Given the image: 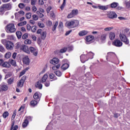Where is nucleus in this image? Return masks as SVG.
Segmentation results:
<instances>
[{
	"label": "nucleus",
	"instance_id": "f257e3e1",
	"mask_svg": "<svg viewBox=\"0 0 130 130\" xmlns=\"http://www.w3.org/2000/svg\"><path fill=\"white\" fill-rule=\"evenodd\" d=\"M66 25L68 28H76L79 26V21L78 20H72L66 22Z\"/></svg>",
	"mask_w": 130,
	"mask_h": 130
},
{
	"label": "nucleus",
	"instance_id": "f03ea898",
	"mask_svg": "<svg viewBox=\"0 0 130 130\" xmlns=\"http://www.w3.org/2000/svg\"><path fill=\"white\" fill-rule=\"evenodd\" d=\"M5 30L7 33H15L16 32V27L14 23H9L6 27Z\"/></svg>",
	"mask_w": 130,
	"mask_h": 130
},
{
	"label": "nucleus",
	"instance_id": "7ed1b4c3",
	"mask_svg": "<svg viewBox=\"0 0 130 130\" xmlns=\"http://www.w3.org/2000/svg\"><path fill=\"white\" fill-rule=\"evenodd\" d=\"M26 76H23L21 79L17 83L18 88H22L24 86V83L26 81Z\"/></svg>",
	"mask_w": 130,
	"mask_h": 130
},
{
	"label": "nucleus",
	"instance_id": "20e7f679",
	"mask_svg": "<svg viewBox=\"0 0 130 130\" xmlns=\"http://www.w3.org/2000/svg\"><path fill=\"white\" fill-rule=\"evenodd\" d=\"M94 39H95V37L92 35L86 36L85 37V41L86 44H90V43L94 42Z\"/></svg>",
	"mask_w": 130,
	"mask_h": 130
},
{
	"label": "nucleus",
	"instance_id": "39448f33",
	"mask_svg": "<svg viewBox=\"0 0 130 130\" xmlns=\"http://www.w3.org/2000/svg\"><path fill=\"white\" fill-rule=\"evenodd\" d=\"M119 37L121 41H122V42H124L125 44H128V43H129V41H128V39H127V38H126L125 35L123 34H120Z\"/></svg>",
	"mask_w": 130,
	"mask_h": 130
},
{
	"label": "nucleus",
	"instance_id": "423d86ee",
	"mask_svg": "<svg viewBox=\"0 0 130 130\" xmlns=\"http://www.w3.org/2000/svg\"><path fill=\"white\" fill-rule=\"evenodd\" d=\"M31 120H32V118H31V117L30 116L26 117L22 123V127H26L27 125H28V124L29 123V121Z\"/></svg>",
	"mask_w": 130,
	"mask_h": 130
},
{
	"label": "nucleus",
	"instance_id": "0eeeda50",
	"mask_svg": "<svg viewBox=\"0 0 130 130\" xmlns=\"http://www.w3.org/2000/svg\"><path fill=\"white\" fill-rule=\"evenodd\" d=\"M113 45L116 46V47H121V46H122V42L120 40L116 39L113 42Z\"/></svg>",
	"mask_w": 130,
	"mask_h": 130
},
{
	"label": "nucleus",
	"instance_id": "6e6552de",
	"mask_svg": "<svg viewBox=\"0 0 130 130\" xmlns=\"http://www.w3.org/2000/svg\"><path fill=\"white\" fill-rule=\"evenodd\" d=\"M6 47L8 50H12L14 49V44L11 41H8L6 45Z\"/></svg>",
	"mask_w": 130,
	"mask_h": 130
},
{
	"label": "nucleus",
	"instance_id": "1a4fd4ad",
	"mask_svg": "<svg viewBox=\"0 0 130 130\" xmlns=\"http://www.w3.org/2000/svg\"><path fill=\"white\" fill-rule=\"evenodd\" d=\"M29 50L30 52H31V53L35 55V56H37V54H38V49H37V48L30 47Z\"/></svg>",
	"mask_w": 130,
	"mask_h": 130
},
{
	"label": "nucleus",
	"instance_id": "9d476101",
	"mask_svg": "<svg viewBox=\"0 0 130 130\" xmlns=\"http://www.w3.org/2000/svg\"><path fill=\"white\" fill-rule=\"evenodd\" d=\"M106 38H107V33L103 32L100 37V40L101 42H104L106 40Z\"/></svg>",
	"mask_w": 130,
	"mask_h": 130
},
{
	"label": "nucleus",
	"instance_id": "9b49d317",
	"mask_svg": "<svg viewBox=\"0 0 130 130\" xmlns=\"http://www.w3.org/2000/svg\"><path fill=\"white\" fill-rule=\"evenodd\" d=\"M108 17L109 19H114V18H117V15L114 12H110L108 13Z\"/></svg>",
	"mask_w": 130,
	"mask_h": 130
},
{
	"label": "nucleus",
	"instance_id": "f8f14e48",
	"mask_svg": "<svg viewBox=\"0 0 130 130\" xmlns=\"http://www.w3.org/2000/svg\"><path fill=\"white\" fill-rule=\"evenodd\" d=\"M21 48V50H23L24 52H26V53H30V50H29L28 46L25 45H22Z\"/></svg>",
	"mask_w": 130,
	"mask_h": 130
},
{
	"label": "nucleus",
	"instance_id": "ddd939ff",
	"mask_svg": "<svg viewBox=\"0 0 130 130\" xmlns=\"http://www.w3.org/2000/svg\"><path fill=\"white\" fill-rule=\"evenodd\" d=\"M33 98L36 100H38V101H40V98H41V94L39 92H36L34 94V95L33 96Z\"/></svg>",
	"mask_w": 130,
	"mask_h": 130
},
{
	"label": "nucleus",
	"instance_id": "4468645a",
	"mask_svg": "<svg viewBox=\"0 0 130 130\" xmlns=\"http://www.w3.org/2000/svg\"><path fill=\"white\" fill-rule=\"evenodd\" d=\"M80 59H81V62L84 63L85 61H87V60H88L89 58H88V57H87V55L85 54H83L80 56Z\"/></svg>",
	"mask_w": 130,
	"mask_h": 130
},
{
	"label": "nucleus",
	"instance_id": "2eb2a0df",
	"mask_svg": "<svg viewBox=\"0 0 130 130\" xmlns=\"http://www.w3.org/2000/svg\"><path fill=\"white\" fill-rule=\"evenodd\" d=\"M50 62L52 64H57L59 62V59L57 58H54L50 60Z\"/></svg>",
	"mask_w": 130,
	"mask_h": 130
},
{
	"label": "nucleus",
	"instance_id": "dca6fc26",
	"mask_svg": "<svg viewBox=\"0 0 130 130\" xmlns=\"http://www.w3.org/2000/svg\"><path fill=\"white\" fill-rule=\"evenodd\" d=\"M23 62L24 64H26V66H28L29 63H30V59L28 56H26L23 58Z\"/></svg>",
	"mask_w": 130,
	"mask_h": 130
},
{
	"label": "nucleus",
	"instance_id": "f3484780",
	"mask_svg": "<svg viewBox=\"0 0 130 130\" xmlns=\"http://www.w3.org/2000/svg\"><path fill=\"white\" fill-rule=\"evenodd\" d=\"M3 6L4 7V9H5V11H9V10L12 9V5H11V4H5Z\"/></svg>",
	"mask_w": 130,
	"mask_h": 130
},
{
	"label": "nucleus",
	"instance_id": "a211bd4d",
	"mask_svg": "<svg viewBox=\"0 0 130 130\" xmlns=\"http://www.w3.org/2000/svg\"><path fill=\"white\" fill-rule=\"evenodd\" d=\"M9 87L6 84L0 85V91H7Z\"/></svg>",
	"mask_w": 130,
	"mask_h": 130
},
{
	"label": "nucleus",
	"instance_id": "6ab92c4d",
	"mask_svg": "<svg viewBox=\"0 0 130 130\" xmlns=\"http://www.w3.org/2000/svg\"><path fill=\"white\" fill-rule=\"evenodd\" d=\"M2 67L3 68H6V69H9V68H11V64L8 62L6 61L2 64Z\"/></svg>",
	"mask_w": 130,
	"mask_h": 130
},
{
	"label": "nucleus",
	"instance_id": "aec40b11",
	"mask_svg": "<svg viewBox=\"0 0 130 130\" xmlns=\"http://www.w3.org/2000/svg\"><path fill=\"white\" fill-rule=\"evenodd\" d=\"M89 33V31L87 30H82L79 32V36H85V35H87Z\"/></svg>",
	"mask_w": 130,
	"mask_h": 130
},
{
	"label": "nucleus",
	"instance_id": "412c9836",
	"mask_svg": "<svg viewBox=\"0 0 130 130\" xmlns=\"http://www.w3.org/2000/svg\"><path fill=\"white\" fill-rule=\"evenodd\" d=\"M70 66L68 63H64L62 64V66L61 67V70H63V71H66V70H67V69H69V67Z\"/></svg>",
	"mask_w": 130,
	"mask_h": 130
},
{
	"label": "nucleus",
	"instance_id": "4be33fe9",
	"mask_svg": "<svg viewBox=\"0 0 130 130\" xmlns=\"http://www.w3.org/2000/svg\"><path fill=\"white\" fill-rule=\"evenodd\" d=\"M98 8L100 10H102V11H106V10L108 9V6L99 5Z\"/></svg>",
	"mask_w": 130,
	"mask_h": 130
},
{
	"label": "nucleus",
	"instance_id": "5701e85b",
	"mask_svg": "<svg viewBox=\"0 0 130 130\" xmlns=\"http://www.w3.org/2000/svg\"><path fill=\"white\" fill-rule=\"evenodd\" d=\"M109 37L110 40H114V39L115 38V33L110 32L109 35Z\"/></svg>",
	"mask_w": 130,
	"mask_h": 130
},
{
	"label": "nucleus",
	"instance_id": "b1692460",
	"mask_svg": "<svg viewBox=\"0 0 130 130\" xmlns=\"http://www.w3.org/2000/svg\"><path fill=\"white\" fill-rule=\"evenodd\" d=\"M57 26H58V21H56L52 27V30L53 31V32L56 30Z\"/></svg>",
	"mask_w": 130,
	"mask_h": 130
},
{
	"label": "nucleus",
	"instance_id": "393cba45",
	"mask_svg": "<svg viewBox=\"0 0 130 130\" xmlns=\"http://www.w3.org/2000/svg\"><path fill=\"white\" fill-rule=\"evenodd\" d=\"M49 77L51 80H52V81H55L56 80H57V78L56 77L54 76V74L51 73L49 75Z\"/></svg>",
	"mask_w": 130,
	"mask_h": 130
},
{
	"label": "nucleus",
	"instance_id": "a878e982",
	"mask_svg": "<svg viewBox=\"0 0 130 130\" xmlns=\"http://www.w3.org/2000/svg\"><path fill=\"white\" fill-rule=\"evenodd\" d=\"M35 87H36V88H38V89H42V85L41 84V83H40V82L39 81L36 83Z\"/></svg>",
	"mask_w": 130,
	"mask_h": 130
},
{
	"label": "nucleus",
	"instance_id": "bb28decb",
	"mask_svg": "<svg viewBox=\"0 0 130 130\" xmlns=\"http://www.w3.org/2000/svg\"><path fill=\"white\" fill-rule=\"evenodd\" d=\"M15 80V78L14 77H11L8 80V84L9 85H12L13 83H14V80Z\"/></svg>",
	"mask_w": 130,
	"mask_h": 130
},
{
	"label": "nucleus",
	"instance_id": "cd10ccee",
	"mask_svg": "<svg viewBox=\"0 0 130 130\" xmlns=\"http://www.w3.org/2000/svg\"><path fill=\"white\" fill-rule=\"evenodd\" d=\"M118 6V3L116 2H114L111 4V8L112 9H115Z\"/></svg>",
	"mask_w": 130,
	"mask_h": 130
},
{
	"label": "nucleus",
	"instance_id": "c85d7f7f",
	"mask_svg": "<svg viewBox=\"0 0 130 130\" xmlns=\"http://www.w3.org/2000/svg\"><path fill=\"white\" fill-rule=\"evenodd\" d=\"M48 78V75L47 74H45L43 77L42 78V82L43 83H44L46 81V80H47V78Z\"/></svg>",
	"mask_w": 130,
	"mask_h": 130
},
{
	"label": "nucleus",
	"instance_id": "c756f323",
	"mask_svg": "<svg viewBox=\"0 0 130 130\" xmlns=\"http://www.w3.org/2000/svg\"><path fill=\"white\" fill-rule=\"evenodd\" d=\"M46 31H43L41 34V38L44 40V39H45V38H46Z\"/></svg>",
	"mask_w": 130,
	"mask_h": 130
},
{
	"label": "nucleus",
	"instance_id": "7c9ffc66",
	"mask_svg": "<svg viewBox=\"0 0 130 130\" xmlns=\"http://www.w3.org/2000/svg\"><path fill=\"white\" fill-rule=\"evenodd\" d=\"M38 103V102H37V101L34 100V101H31L30 102V105L33 107H34V106H36V105H37Z\"/></svg>",
	"mask_w": 130,
	"mask_h": 130
},
{
	"label": "nucleus",
	"instance_id": "2f4dec72",
	"mask_svg": "<svg viewBox=\"0 0 130 130\" xmlns=\"http://www.w3.org/2000/svg\"><path fill=\"white\" fill-rule=\"evenodd\" d=\"M9 62H10L11 64L14 67H16V66H17V63H16V61H15V60L10 59H9Z\"/></svg>",
	"mask_w": 130,
	"mask_h": 130
},
{
	"label": "nucleus",
	"instance_id": "473e14b6",
	"mask_svg": "<svg viewBox=\"0 0 130 130\" xmlns=\"http://www.w3.org/2000/svg\"><path fill=\"white\" fill-rule=\"evenodd\" d=\"M50 16L52 20H54V19H55V14H54V12H53V11L50 12Z\"/></svg>",
	"mask_w": 130,
	"mask_h": 130
},
{
	"label": "nucleus",
	"instance_id": "72a5a7b5",
	"mask_svg": "<svg viewBox=\"0 0 130 130\" xmlns=\"http://www.w3.org/2000/svg\"><path fill=\"white\" fill-rule=\"evenodd\" d=\"M108 56L109 57H115V56H116V55L114 52H109L108 53Z\"/></svg>",
	"mask_w": 130,
	"mask_h": 130
},
{
	"label": "nucleus",
	"instance_id": "f704fd0d",
	"mask_svg": "<svg viewBox=\"0 0 130 130\" xmlns=\"http://www.w3.org/2000/svg\"><path fill=\"white\" fill-rule=\"evenodd\" d=\"M87 55L88 57V58L92 59V58H93V56H94V53L92 52H89Z\"/></svg>",
	"mask_w": 130,
	"mask_h": 130
},
{
	"label": "nucleus",
	"instance_id": "c9c22d12",
	"mask_svg": "<svg viewBox=\"0 0 130 130\" xmlns=\"http://www.w3.org/2000/svg\"><path fill=\"white\" fill-rule=\"evenodd\" d=\"M59 68H60V64H58V65L53 66L52 69L53 71H56Z\"/></svg>",
	"mask_w": 130,
	"mask_h": 130
},
{
	"label": "nucleus",
	"instance_id": "e433bc0d",
	"mask_svg": "<svg viewBox=\"0 0 130 130\" xmlns=\"http://www.w3.org/2000/svg\"><path fill=\"white\" fill-rule=\"evenodd\" d=\"M38 26H39V28H44L45 27V25L41 22H38Z\"/></svg>",
	"mask_w": 130,
	"mask_h": 130
},
{
	"label": "nucleus",
	"instance_id": "4c0bfd02",
	"mask_svg": "<svg viewBox=\"0 0 130 130\" xmlns=\"http://www.w3.org/2000/svg\"><path fill=\"white\" fill-rule=\"evenodd\" d=\"M16 34L18 39H20L22 37V32L21 31H17L16 32Z\"/></svg>",
	"mask_w": 130,
	"mask_h": 130
},
{
	"label": "nucleus",
	"instance_id": "58836bf2",
	"mask_svg": "<svg viewBox=\"0 0 130 130\" xmlns=\"http://www.w3.org/2000/svg\"><path fill=\"white\" fill-rule=\"evenodd\" d=\"M12 56V53L11 52H8L5 54V58H10V57Z\"/></svg>",
	"mask_w": 130,
	"mask_h": 130
},
{
	"label": "nucleus",
	"instance_id": "ea45409f",
	"mask_svg": "<svg viewBox=\"0 0 130 130\" xmlns=\"http://www.w3.org/2000/svg\"><path fill=\"white\" fill-rule=\"evenodd\" d=\"M112 29H113V27H112V26L108 27H106L104 28V31H105L106 32H108L109 31H111V30H112Z\"/></svg>",
	"mask_w": 130,
	"mask_h": 130
},
{
	"label": "nucleus",
	"instance_id": "a19ab883",
	"mask_svg": "<svg viewBox=\"0 0 130 130\" xmlns=\"http://www.w3.org/2000/svg\"><path fill=\"white\" fill-rule=\"evenodd\" d=\"M62 28H63V23L62 22L60 21L58 25L59 30H62Z\"/></svg>",
	"mask_w": 130,
	"mask_h": 130
},
{
	"label": "nucleus",
	"instance_id": "79ce46f5",
	"mask_svg": "<svg viewBox=\"0 0 130 130\" xmlns=\"http://www.w3.org/2000/svg\"><path fill=\"white\" fill-rule=\"evenodd\" d=\"M5 11H6V9H5L4 5H2L0 8V13L4 14V13H5Z\"/></svg>",
	"mask_w": 130,
	"mask_h": 130
},
{
	"label": "nucleus",
	"instance_id": "37998d69",
	"mask_svg": "<svg viewBox=\"0 0 130 130\" xmlns=\"http://www.w3.org/2000/svg\"><path fill=\"white\" fill-rule=\"evenodd\" d=\"M3 116L4 118H7L9 116V112L8 111L5 112L3 114Z\"/></svg>",
	"mask_w": 130,
	"mask_h": 130
},
{
	"label": "nucleus",
	"instance_id": "c03bdc74",
	"mask_svg": "<svg viewBox=\"0 0 130 130\" xmlns=\"http://www.w3.org/2000/svg\"><path fill=\"white\" fill-rule=\"evenodd\" d=\"M26 24H27V21H24L18 23V26H24V25H26Z\"/></svg>",
	"mask_w": 130,
	"mask_h": 130
},
{
	"label": "nucleus",
	"instance_id": "a18cd8bd",
	"mask_svg": "<svg viewBox=\"0 0 130 130\" xmlns=\"http://www.w3.org/2000/svg\"><path fill=\"white\" fill-rule=\"evenodd\" d=\"M47 26H48L49 27H51L52 26V21L50 20H48L46 22Z\"/></svg>",
	"mask_w": 130,
	"mask_h": 130
},
{
	"label": "nucleus",
	"instance_id": "49530a36",
	"mask_svg": "<svg viewBox=\"0 0 130 130\" xmlns=\"http://www.w3.org/2000/svg\"><path fill=\"white\" fill-rule=\"evenodd\" d=\"M16 115H17V112H16V111H14L11 117V119L12 120H14V119H15V118L16 117Z\"/></svg>",
	"mask_w": 130,
	"mask_h": 130
},
{
	"label": "nucleus",
	"instance_id": "de8ad7c7",
	"mask_svg": "<svg viewBox=\"0 0 130 130\" xmlns=\"http://www.w3.org/2000/svg\"><path fill=\"white\" fill-rule=\"evenodd\" d=\"M15 37L13 35L7 36V39L9 40H14Z\"/></svg>",
	"mask_w": 130,
	"mask_h": 130
},
{
	"label": "nucleus",
	"instance_id": "09e8293b",
	"mask_svg": "<svg viewBox=\"0 0 130 130\" xmlns=\"http://www.w3.org/2000/svg\"><path fill=\"white\" fill-rule=\"evenodd\" d=\"M22 47V45H21V44L20 43H16V48L17 49H20V50H22V48H21Z\"/></svg>",
	"mask_w": 130,
	"mask_h": 130
},
{
	"label": "nucleus",
	"instance_id": "8fccbe9b",
	"mask_svg": "<svg viewBox=\"0 0 130 130\" xmlns=\"http://www.w3.org/2000/svg\"><path fill=\"white\" fill-rule=\"evenodd\" d=\"M72 13L73 14V15L76 16L78 14V11L77 9L74 10L72 11Z\"/></svg>",
	"mask_w": 130,
	"mask_h": 130
},
{
	"label": "nucleus",
	"instance_id": "3c124183",
	"mask_svg": "<svg viewBox=\"0 0 130 130\" xmlns=\"http://www.w3.org/2000/svg\"><path fill=\"white\" fill-rule=\"evenodd\" d=\"M31 40L26 39L24 41V44H31Z\"/></svg>",
	"mask_w": 130,
	"mask_h": 130
},
{
	"label": "nucleus",
	"instance_id": "603ef678",
	"mask_svg": "<svg viewBox=\"0 0 130 130\" xmlns=\"http://www.w3.org/2000/svg\"><path fill=\"white\" fill-rule=\"evenodd\" d=\"M18 7L20 8V9H24V8L25 7V5L24 4L20 3L18 5Z\"/></svg>",
	"mask_w": 130,
	"mask_h": 130
},
{
	"label": "nucleus",
	"instance_id": "864d4df0",
	"mask_svg": "<svg viewBox=\"0 0 130 130\" xmlns=\"http://www.w3.org/2000/svg\"><path fill=\"white\" fill-rule=\"evenodd\" d=\"M32 19L34 21L38 20L39 17L36 14H34L32 15Z\"/></svg>",
	"mask_w": 130,
	"mask_h": 130
},
{
	"label": "nucleus",
	"instance_id": "5fc2aeb1",
	"mask_svg": "<svg viewBox=\"0 0 130 130\" xmlns=\"http://www.w3.org/2000/svg\"><path fill=\"white\" fill-rule=\"evenodd\" d=\"M67 50H68L67 48H63L61 50H60V52L61 53H63L66 52Z\"/></svg>",
	"mask_w": 130,
	"mask_h": 130
},
{
	"label": "nucleus",
	"instance_id": "6e6d98bb",
	"mask_svg": "<svg viewBox=\"0 0 130 130\" xmlns=\"http://www.w3.org/2000/svg\"><path fill=\"white\" fill-rule=\"evenodd\" d=\"M31 31L34 33H35L36 32V30H37V27L35 26H33L31 28Z\"/></svg>",
	"mask_w": 130,
	"mask_h": 130
},
{
	"label": "nucleus",
	"instance_id": "4d7b16f0",
	"mask_svg": "<svg viewBox=\"0 0 130 130\" xmlns=\"http://www.w3.org/2000/svg\"><path fill=\"white\" fill-rule=\"evenodd\" d=\"M74 17H75V15L71 12L68 15L67 18L68 19H71L72 18H74Z\"/></svg>",
	"mask_w": 130,
	"mask_h": 130
},
{
	"label": "nucleus",
	"instance_id": "13d9d810",
	"mask_svg": "<svg viewBox=\"0 0 130 130\" xmlns=\"http://www.w3.org/2000/svg\"><path fill=\"white\" fill-rule=\"evenodd\" d=\"M8 41L6 39H3L2 40V43L4 44V45H7L8 44Z\"/></svg>",
	"mask_w": 130,
	"mask_h": 130
},
{
	"label": "nucleus",
	"instance_id": "bf43d9fd",
	"mask_svg": "<svg viewBox=\"0 0 130 130\" xmlns=\"http://www.w3.org/2000/svg\"><path fill=\"white\" fill-rule=\"evenodd\" d=\"M55 75H56V76H57L58 77H60V76H61V72H60V71H58L55 72Z\"/></svg>",
	"mask_w": 130,
	"mask_h": 130
},
{
	"label": "nucleus",
	"instance_id": "052dcab7",
	"mask_svg": "<svg viewBox=\"0 0 130 130\" xmlns=\"http://www.w3.org/2000/svg\"><path fill=\"white\" fill-rule=\"evenodd\" d=\"M64 7H66V0H63V4H62V5L60 6V9L61 10H62Z\"/></svg>",
	"mask_w": 130,
	"mask_h": 130
},
{
	"label": "nucleus",
	"instance_id": "680f3d73",
	"mask_svg": "<svg viewBox=\"0 0 130 130\" xmlns=\"http://www.w3.org/2000/svg\"><path fill=\"white\" fill-rule=\"evenodd\" d=\"M25 73H26V70H23L20 73L19 77H22V76H23V75H25Z\"/></svg>",
	"mask_w": 130,
	"mask_h": 130
},
{
	"label": "nucleus",
	"instance_id": "e2e57ef3",
	"mask_svg": "<svg viewBox=\"0 0 130 130\" xmlns=\"http://www.w3.org/2000/svg\"><path fill=\"white\" fill-rule=\"evenodd\" d=\"M31 10H32V11L34 12V13H35V12L37 11V8L36 7V6H34L32 7Z\"/></svg>",
	"mask_w": 130,
	"mask_h": 130
},
{
	"label": "nucleus",
	"instance_id": "0e129e2a",
	"mask_svg": "<svg viewBox=\"0 0 130 130\" xmlns=\"http://www.w3.org/2000/svg\"><path fill=\"white\" fill-rule=\"evenodd\" d=\"M31 13H28L26 14V19H30L31 18Z\"/></svg>",
	"mask_w": 130,
	"mask_h": 130
},
{
	"label": "nucleus",
	"instance_id": "69168bd1",
	"mask_svg": "<svg viewBox=\"0 0 130 130\" xmlns=\"http://www.w3.org/2000/svg\"><path fill=\"white\" fill-rule=\"evenodd\" d=\"M35 4H36V0H31L30 4L31 6H35Z\"/></svg>",
	"mask_w": 130,
	"mask_h": 130
},
{
	"label": "nucleus",
	"instance_id": "338daca9",
	"mask_svg": "<svg viewBox=\"0 0 130 130\" xmlns=\"http://www.w3.org/2000/svg\"><path fill=\"white\" fill-rule=\"evenodd\" d=\"M51 9H52V7H51V6H49V7L47 8V13L48 14L50 12V10H51Z\"/></svg>",
	"mask_w": 130,
	"mask_h": 130
},
{
	"label": "nucleus",
	"instance_id": "774afa93",
	"mask_svg": "<svg viewBox=\"0 0 130 130\" xmlns=\"http://www.w3.org/2000/svg\"><path fill=\"white\" fill-rule=\"evenodd\" d=\"M28 38V34H25L22 36V39H27Z\"/></svg>",
	"mask_w": 130,
	"mask_h": 130
}]
</instances>
